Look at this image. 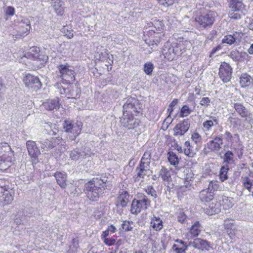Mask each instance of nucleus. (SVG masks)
<instances>
[{
  "label": "nucleus",
  "mask_w": 253,
  "mask_h": 253,
  "mask_svg": "<svg viewBox=\"0 0 253 253\" xmlns=\"http://www.w3.org/2000/svg\"><path fill=\"white\" fill-rule=\"evenodd\" d=\"M14 152L6 142L0 143V169L5 170L10 167L14 161Z\"/></svg>",
  "instance_id": "f257e3e1"
},
{
  "label": "nucleus",
  "mask_w": 253,
  "mask_h": 253,
  "mask_svg": "<svg viewBox=\"0 0 253 253\" xmlns=\"http://www.w3.org/2000/svg\"><path fill=\"white\" fill-rule=\"evenodd\" d=\"M106 186H100L96 180L91 179L84 185V192L87 197L92 201H97L103 197Z\"/></svg>",
  "instance_id": "f03ea898"
},
{
  "label": "nucleus",
  "mask_w": 253,
  "mask_h": 253,
  "mask_svg": "<svg viewBox=\"0 0 253 253\" xmlns=\"http://www.w3.org/2000/svg\"><path fill=\"white\" fill-rule=\"evenodd\" d=\"M216 14L211 10L200 12L195 17V21L201 28L206 29L211 27L215 21Z\"/></svg>",
  "instance_id": "7ed1b4c3"
},
{
  "label": "nucleus",
  "mask_w": 253,
  "mask_h": 253,
  "mask_svg": "<svg viewBox=\"0 0 253 253\" xmlns=\"http://www.w3.org/2000/svg\"><path fill=\"white\" fill-rule=\"evenodd\" d=\"M59 72V76L67 84L73 83L75 80V71L71 69L68 64H61L57 67Z\"/></svg>",
  "instance_id": "20e7f679"
},
{
  "label": "nucleus",
  "mask_w": 253,
  "mask_h": 253,
  "mask_svg": "<svg viewBox=\"0 0 253 253\" xmlns=\"http://www.w3.org/2000/svg\"><path fill=\"white\" fill-rule=\"evenodd\" d=\"M150 201L146 196L139 197L138 200L134 199L131 203L130 211L133 214H137L142 210H145L150 205Z\"/></svg>",
  "instance_id": "39448f33"
},
{
  "label": "nucleus",
  "mask_w": 253,
  "mask_h": 253,
  "mask_svg": "<svg viewBox=\"0 0 253 253\" xmlns=\"http://www.w3.org/2000/svg\"><path fill=\"white\" fill-rule=\"evenodd\" d=\"M139 120L132 115V114L123 113L121 118V125L127 129H132L136 128L139 124Z\"/></svg>",
  "instance_id": "423d86ee"
},
{
  "label": "nucleus",
  "mask_w": 253,
  "mask_h": 253,
  "mask_svg": "<svg viewBox=\"0 0 253 253\" xmlns=\"http://www.w3.org/2000/svg\"><path fill=\"white\" fill-rule=\"evenodd\" d=\"M25 56L28 59L40 62L41 65L44 64L48 59V56L41 52L37 47L31 48L30 51L26 53Z\"/></svg>",
  "instance_id": "0eeeda50"
},
{
  "label": "nucleus",
  "mask_w": 253,
  "mask_h": 253,
  "mask_svg": "<svg viewBox=\"0 0 253 253\" xmlns=\"http://www.w3.org/2000/svg\"><path fill=\"white\" fill-rule=\"evenodd\" d=\"M123 111L125 114L139 113L141 111L140 104L135 98H129L123 105Z\"/></svg>",
  "instance_id": "6e6552de"
},
{
  "label": "nucleus",
  "mask_w": 253,
  "mask_h": 253,
  "mask_svg": "<svg viewBox=\"0 0 253 253\" xmlns=\"http://www.w3.org/2000/svg\"><path fill=\"white\" fill-rule=\"evenodd\" d=\"M14 193L7 186L0 185V202L3 205L10 204L13 200Z\"/></svg>",
  "instance_id": "1a4fd4ad"
},
{
  "label": "nucleus",
  "mask_w": 253,
  "mask_h": 253,
  "mask_svg": "<svg viewBox=\"0 0 253 253\" xmlns=\"http://www.w3.org/2000/svg\"><path fill=\"white\" fill-rule=\"evenodd\" d=\"M23 82L26 86L34 90L40 89L42 86L39 78L30 74H27L24 77Z\"/></svg>",
  "instance_id": "9d476101"
},
{
  "label": "nucleus",
  "mask_w": 253,
  "mask_h": 253,
  "mask_svg": "<svg viewBox=\"0 0 253 253\" xmlns=\"http://www.w3.org/2000/svg\"><path fill=\"white\" fill-rule=\"evenodd\" d=\"M82 126V123L81 122L72 123L66 121L64 123L63 128L66 132L73 133L76 137L81 133Z\"/></svg>",
  "instance_id": "9b49d317"
},
{
  "label": "nucleus",
  "mask_w": 253,
  "mask_h": 253,
  "mask_svg": "<svg viewBox=\"0 0 253 253\" xmlns=\"http://www.w3.org/2000/svg\"><path fill=\"white\" fill-rule=\"evenodd\" d=\"M137 171L136 177H135V181H139L140 178H144L145 176H149L152 174V172L150 169V165L147 163L140 162L138 166L136 169Z\"/></svg>",
  "instance_id": "f8f14e48"
},
{
  "label": "nucleus",
  "mask_w": 253,
  "mask_h": 253,
  "mask_svg": "<svg viewBox=\"0 0 253 253\" xmlns=\"http://www.w3.org/2000/svg\"><path fill=\"white\" fill-rule=\"evenodd\" d=\"M232 69L228 63L223 62L219 69V76L224 83L229 82L232 76Z\"/></svg>",
  "instance_id": "ddd939ff"
},
{
  "label": "nucleus",
  "mask_w": 253,
  "mask_h": 253,
  "mask_svg": "<svg viewBox=\"0 0 253 253\" xmlns=\"http://www.w3.org/2000/svg\"><path fill=\"white\" fill-rule=\"evenodd\" d=\"M190 125V121L188 119H184L177 124L173 128L174 135L182 136L184 135L188 130Z\"/></svg>",
  "instance_id": "4468645a"
},
{
  "label": "nucleus",
  "mask_w": 253,
  "mask_h": 253,
  "mask_svg": "<svg viewBox=\"0 0 253 253\" xmlns=\"http://www.w3.org/2000/svg\"><path fill=\"white\" fill-rule=\"evenodd\" d=\"M178 175L184 179L185 184L189 183L194 178V174L191 168L188 167H182L178 169Z\"/></svg>",
  "instance_id": "2eb2a0df"
},
{
  "label": "nucleus",
  "mask_w": 253,
  "mask_h": 253,
  "mask_svg": "<svg viewBox=\"0 0 253 253\" xmlns=\"http://www.w3.org/2000/svg\"><path fill=\"white\" fill-rule=\"evenodd\" d=\"M89 156V151L85 149H80L77 148L72 151L70 153V158L74 161L82 160Z\"/></svg>",
  "instance_id": "dca6fc26"
},
{
  "label": "nucleus",
  "mask_w": 253,
  "mask_h": 253,
  "mask_svg": "<svg viewBox=\"0 0 253 253\" xmlns=\"http://www.w3.org/2000/svg\"><path fill=\"white\" fill-rule=\"evenodd\" d=\"M223 145L222 135L215 136L213 139L209 141L207 143V148L211 151L218 152Z\"/></svg>",
  "instance_id": "f3484780"
},
{
  "label": "nucleus",
  "mask_w": 253,
  "mask_h": 253,
  "mask_svg": "<svg viewBox=\"0 0 253 253\" xmlns=\"http://www.w3.org/2000/svg\"><path fill=\"white\" fill-rule=\"evenodd\" d=\"M26 147L30 156L34 160H37L41 152L36 142L32 140H28L26 142Z\"/></svg>",
  "instance_id": "a211bd4d"
},
{
  "label": "nucleus",
  "mask_w": 253,
  "mask_h": 253,
  "mask_svg": "<svg viewBox=\"0 0 253 253\" xmlns=\"http://www.w3.org/2000/svg\"><path fill=\"white\" fill-rule=\"evenodd\" d=\"M163 53L165 58L168 60L172 61L175 58L176 54L178 53V47H176L175 48L168 44L167 45H165Z\"/></svg>",
  "instance_id": "6ab92c4d"
},
{
  "label": "nucleus",
  "mask_w": 253,
  "mask_h": 253,
  "mask_svg": "<svg viewBox=\"0 0 253 253\" xmlns=\"http://www.w3.org/2000/svg\"><path fill=\"white\" fill-rule=\"evenodd\" d=\"M188 246L202 251L208 250L210 247L208 242L201 238H196L193 241L189 242Z\"/></svg>",
  "instance_id": "aec40b11"
},
{
  "label": "nucleus",
  "mask_w": 253,
  "mask_h": 253,
  "mask_svg": "<svg viewBox=\"0 0 253 253\" xmlns=\"http://www.w3.org/2000/svg\"><path fill=\"white\" fill-rule=\"evenodd\" d=\"M223 225L224 233L226 234L231 239H233L237 232L233 222L230 220H225Z\"/></svg>",
  "instance_id": "412c9836"
},
{
  "label": "nucleus",
  "mask_w": 253,
  "mask_h": 253,
  "mask_svg": "<svg viewBox=\"0 0 253 253\" xmlns=\"http://www.w3.org/2000/svg\"><path fill=\"white\" fill-rule=\"evenodd\" d=\"M129 195L127 191H122L120 192V194L117 198L116 205L118 207H121L124 208L126 207L129 201Z\"/></svg>",
  "instance_id": "4be33fe9"
},
{
  "label": "nucleus",
  "mask_w": 253,
  "mask_h": 253,
  "mask_svg": "<svg viewBox=\"0 0 253 253\" xmlns=\"http://www.w3.org/2000/svg\"><path fill=\"white\" fill-rule=\"evenodd\" d=\"M57 184L61 188L65 189L67 186V175L65 172L57 171L54 174Z\"/></svg>",
  "instance_id": "5701e85b"
},
{
  "label": "nucleus",
  "mask_w": 253,
  "mask_h": 253,
  "mask_svg": "<svg viewBox=\"0 0 253 253\" xmlns=\"http://www.w3.org/2000/svg\"><path fill=\"white\" fill-rule=\"evenodd\" d=\"M221 210L220 204L217 201H212L205 209V213L208 215H211L218 213Z\"/></svg>",
  "instance_id": "b1692460"
},
{
  "label": "nucleus",
  "mask_w": 253,
  "mask_h": 253,
  "mask_svg": "<svg viewBox=\"0 0 253 253\" xmlns=\"http://www.w3.org/2000/svg\"><path fill=\"white\" fill-rule=\"evenodd\" d=\"M241 34L236 32L233 35H228L225 36L222 40V42L231 45L239 42L241 41Z\"/></svg>",
  "instance_id": "393cba45"
},
{
  "label": "nucleus",
  "mask_w": 253,
  "mask_h": 253,
  "mask_svg": "<svg viewBox=\"0 0 253 253\" xmlns=\"http://www.w3.org/2000/svg\"><path fill=\"white\" fill-rule=\"evenodd\" d=\"M59 99L58 98L48 100L46 102L43 103L44 107L48 110H57L60 107V104L59 102Z\"/></svg>",
  "instance_id": "a878e982"
},
{
  "label": "nucleus",
  "mask_w": 253,
  "mask_h": 253,
  "mask_svg": "<svg viewBox=\"0 0 253 253\" xmlns=\"http://www.w3.org/2000/svg\"><path fill=\"white\" fill-rule=\"evenodd\" d=\"M240 83L243 87H251L253 85V79L248 74H242L240 78Z\"/></svg>",
  "instance_id": "bb28decb"
},
{
  "label": "nucleus",
  "mask_w": 253,
  "mask_h": 253,
  "mask_svg": "<svg viewBox=\"0 0 253 253\" xmlns=\"http://www.w3.org/2000/svg\"><path fill=\"white\" fill-rule=\"evenodd\" d=\"M199 198L203 202H209L214 198V193H212L207 188L202 190L199 193Z\"/></svg>",
  "instance_id": "cd10ccee"
},
{
  "label": "nucleus",
  "mask_w": 253,
  "mask_h": 253,
  "mask_svg": "<svg viewBox=\"0 0 253 253\" xmlns=\"http://www.w3.org/2000/svg\"><path fill=\"white\" fill-rule=\"evenodd\" d=\"M233 107L236 112L242 118H247L249 112L245 106L241 103H236L233 104Z\"/></svg>",
  "instance_id": "c85d7f7f"
},
{
  "label": "nucleus",
  "mask_w": 253,
  "mask_h": 253,
  "mask_svg": "<svg viewBox=\"0 0 253 253\" xmlns=\"http://www.w3.org/2000/svg\"><path fill=\"white\" fill-rule=\"evenodd\" d=\"M30 25L29 21L23 23V20L19 24V30L17 31L18 37L24 36V35L30 31Z\"/></svg>",
  "instance_id": "c756f323"
},
{
  "label": "nucleus",
  "mask_w": 253,
  "mask_h": 253,
  "mask_svg": "<svg viewBox=\"0 0 253 253\" xmlns=\"http://www.w3.org/2000/svg\"><path fill=\"white\" fill-rule=\"evenodd\" d=\"M109 176L111 177L109 174H102L100 176L96 177H94L92 179V180L96 179L100 186H106L107 189L109 188L110 186L107 184L108 183Z\"/></svg>",
  "instance_id": "7c9ffc66"
},
{
  "label": "nucleus",
  "mask_w": 253,
  "mask_h": 253,
  "mask_svg": "<svg viewBox=\"0 0 253 253\" xmlns=\"http://www.w3.org/2000/svg\"><path fill=\"white\" fill-rule=\"evenodd\" d=\"M150 226L155 231H159L163 227V221L160 217L153 216L150 222Z\"/></svg>",
  "instance_id": "2f4dec72"
},
{
  "label": "nucleus",
  "mask_w": 253,
  "mask_h": 253,
  "mask_svg": "<svg viewBox=\"0 0 253 253\" xmlns=\"http://www.w3.org/2000/svg\"><path fill=\"white\" fill-rule=\"evenodd\" d=\"M246 52H240L238 50H233L230 53V57L235 61H242L247 56Z\"/></svg>",
  "instance_id": "473e14b6"
},
{
  "label": "nucleus",
  "mask_w": 253,
  "mask_h": 253,
  "mask_svg": "<svg viewBox=\"0 0 253 253\" xmlns=\"http://www.w3.org/2000/svg\"><path fill=\"white\" fill-rule=\"evenodd\" d=\"M202 227L199 221H196L191 226L190 233L192 237L198 236L202 231Z\"/></svg>",
  "instance_id": "72a5a7b5"
},
{
  "label": "nucleus",
  "mask_w": 253,
  "mask_h": 253,
  "mask_svg": "<svg viewBox=\"0 0 253 253\" xmlns=\"http://www.w3.org/2000/svg\"><path fill=\"white\" fill-rule=\"evenodd\" d=\"M54 1L53 7L57 15L62 16L64 12L63 2L61 0H52Z\"/></svg>",
  "instance_id": "f704fd0d"
},
{
  "label": "nucleus",
  "mask_w": 253,
  "mask_h": 253,
  "mask_svg": "<svg viewBox=\"0 0 253 253\" xmlns=\"http://www.w3.org/2000/svg\"><path fill=\"white\" fill-rule=\"evenodd\" d=\"M39 142L41 144L42 149L43 151H48L54 148L51 138L50 139H42L39 141Z\"/></svg>",
  "instance_id": "c9c22d12"
},
{
  "label": "nucleus",
  "mask_w": 253,
  "mask_h": 253,
  "mask_svg": "<svg viewBox=\"0 0 253 253\" xmlns=\"http://www.w3.org/2000/svg\"><path fill=\"white\" fill-rule=\"evenodd\" d=\"M229 7L235 11L241 10L244 6L242 0H230Z\"/></svg>",
  "instance_id": "e433bc0d"
},
{
  "label": "nucleus",
  "mask_w": 253,
  "mask_h": 253,
  "mask_svg": "<svg viewBox=\"0 0 253 253\" xmlns=\"http://www.w3.org/2000/svg\"><path fill=\"white\" fill-rule=\"evenodd\" d=\"M184 153L189 157H193L195 152L189 141H185L184 144Z\"/></svg>",
  "instance_id": "4c0bfd02"
},
{
  "label": "nucleus",
  "mask_w": 253,
  "mask_h": 253,
  "mask_svg": "<svg viewBox=\"0 0 253 253\" xmlns=\"http://www.w3.org/2000/svg\"><path fill=\"white\" fill-rule=\"evenodd\" d=\"M234 156V155L232 151H227L226 152L223 157L224 163H225V165L228 166L229 164L233 163Z\"/></svg>",
  "instance_id": "58836bf2"
},
{
  "label": "nucleus",
  "mask_w": 253,
  "mask_h": 253,
  "mask_svg": "<svg viewBox=\"0 0 253 253\" xmlns=\"http://www.w3.org/2000/svg\"><path fill=\"white\" fill-rule=\"evenodd\" d=\"M229 168L227 165H225L221 167L220 169L219 177L222 181H224L227 179V173Z\"/></svg>",
  "instance_id": "ea45409f"
},
{
  "label": "nucleus",
  "mask_w": 253,
  "mask_h": 253,
  "mask_svg": "<svg viewBox=\"0 0 253 253\" xmlns=\"http://www.w3.org/2000/svg\"><path fill=\"white\" fill-rule=\"evenodd\" d=\"M210 118L211 120L206 121L203 124L204 127L208 130H210L213 126L214 122L216 125L218 124V121L215 117H211Z\"/></svg>",
  "instance_id": "a19ab883"
},
{
  "label": "nucleus",
  "mask_w": 253,
  "mask_h": 253,
  "mask_svg": "<svg viewBox=\"0 0 253 253\" xmlns=\"http://www.w3.org/2000/svg\"><path fill=\"white\" fill-rule=\"evenodd\" d=\"M220 188V187L217 181L211 180L210 182L208 187L207 189L212 193H214L215 191L219 190Z\"/></svg>",
  "instance_id": "79ce46f5"
},
{
  "label": "nucleus",
  "mask_w": 253,
  "mask_h": 253,
  "mask_svg": "<svg viewBox=\"0 0 253 253\" xmlns=\"http://www.w3.org/2000/svg\"><path fill=\"white\" fill-rule=\"evenodd\" d=\"M168 160L171 165L176 166L179 163V159L176 155L173 152L168 153Z\"/></svg>",
  "instance_id": "37998d69"
},
{
  "label": "nucleus",
  "mask_w": 253,
  "mask_h": 253,
  "mask_svg": "<svg viewBox=\"0 0 253 253\" xmlns=\"http://www.w3.org/2000/svg\"><path fill=\"white\" fill-rule=\"evenodd\" d=\"M160 175L161 176L163 180L165 181H169V178L170 177L169 171L164 167H162V169L160 171Z\"/></svg>",
  "instance_id": "c03bdc74"
},
{
  "label": "nucleus",
  "mask_w": 253,
  "mask_h": 253,
  "mask_svg": "<svg viewBox=\"0 0 253 253\" xmlns=\"http://www.w3.org/2000/svg\"><path fill=\"white\" fill-rule=\"evenodd\" d=\"M154 68V65L151 62H148L144 65L143 70L145 74L147 75H152Z\"/></svg>",
  "instance_id": "a18cd8bd"
},
{
  "label": "nucleus",
  "mask_w": 253,
  "mask_h": 253,
  "mask_svg": "<svg viewBox=\"0 0 253 253\" xmlns=\"http://www.w3.org/2000/svg\"><path fill=\"white\" fill-rule=\"evenodd\" d=\"M193 188L192 185L189 183H186L184 186L180 187L178 192L182 195L187 194V192L191 191Z\"/></svg>",
  "instance_id": "49530a36"
},
{
  "label": "nucleus",
  "mask_w": 253,
  "mask_h": 253,
  "mask_svg": "<svg viewBox=\"0 0 253 253\" xmlns=\"http://www.w3.org/2000/svg\"><path fill=\"white\" fill-rule=\"evenodd\" d=\"M192 110L190 109L189 107L185 105L182 106L180 112V116L181 117H185L188 116L191 112Z\"/></svg>",
  "instance_id": "de8ad7c7"
},
{
  "label": "nucleus",
  "mask_w": 253,
  "mask_h": 253,
  "mask_svg": "<svg viewBox=\"0 0 253 253\" xmlns=\"http://www.w3.org/2000/svg\"><path fill=\"white\" fill-rule=\"evenodd\" d=\"M151 157V152L149 151H146L141 159L140 162H142V163H147L148 165H150V159Z\"/></svg>",
  "instance_id": "09e8293b"
},
{
  "label": "nucleus",
  "mask_w": 253,
  "mask_h": 253,
  "mask_svg": "<svg viewBox=\"0 0 253 253\" xmlns=\"http://www.w3.org/2000/svg\"><path fill=\"white\" fill-rule=\"evenodd\" d=\"M243 184L244 186L249 191H251V188L252 187V182L251 180L247 176H246L243 179Z\"/></svg>",
  "instance_id": "8fccbe9b"
},
{
  "label": "nucleus",
  "mask_w": 253,
  "mask_h": 253,
  "mask_svg": "<svg viewBox=\"0 0 253 253\" xmlns=\"http://www.w3.org/2000/svg\"><path fill=\"white\" fill-rule=\"evenodd\" d=\"M79 247L78 240L76 238H74L72 240V244L70 247V251L73 253H75L78 251Z\"/></svg>",
  "instance_id": "3c124183"
},
{
  "label": "nucleus",
  "mask_w": 253,
  "mask_h": 253,
  "mask_svg": "<svg viewBox=\"0 0 253 253\" xmlns=\"http://www.w3.org/2000/svg\"><path fill=\"white\" fill-rule=\"evenodd\" d=\"M189 247H190V246H188V244L182 247H178L177 245L174 244L172 249L176 253H185Z\"/></svg>",
  "instance_id": "603ef678"
},
{
  "label": "nucleus",
  "mask_w": 253,
  "mask_h": 253,
  "mask_svg": "<svg viewBox=\"0 0 253 253\" xmlns=\"http://www.w3.org/2000/svg\"><path fill=\"white\" fill-rule=\"evenodd\" d=\"M145 191L147 194L151 196L154 198H156L157 197V193L156 191L152 186H148L145 189Z\"/></svg>",
  "instance_id": "864d4df0"
},
{
  "label": "nucleus",
  "mask_w": 253,
  "mask_h": 253,
  "mask_svg": "<svg viewBox=\"0 0 253 253\" xmlns=\"http://www.w3.org/2000/svg\"><path fill=\"white\" fill-rule=\"evenodd\" d=\"M133 222L131 221H124L122 224V227L125 231H131L132 229L131 224Z\"/></svg>",
  "instance_id": "5fc2aeb1"
},
{
  "label": "nucleus",
  "mask_w": 253,
  "mask_h": 253,
  "mask_svg": "<svg viewBox=\"0 0 253 253\" xmlns=\"http://www.w3.org/2000/svg\"><path fill=\"white\" fill-rule=\"evenodd\" d=\"M229 17L231 19L238 20L241 18V14L239 13V11H235L232 9V12L229 13Z\"/></svg>",
  "instance_id": "6e6d98bb"
},
{
  "label": "nucleus",
  "mask_w": 253,
  "mask_h": 253,
  "mask_svg": "<svg viewBox=\"0 0 253 253\" xmlns=\"http://www.w3.org/2000/svg\"><path fill=\"white\" fill-rule=\"evenodd\" d=\"M191 139L196 144L200 143L202 140L201 136L197 132H195L192 134Z\"/></svg>",
  "instance_id": "4d7b16f0"
},
{
  "label": "nucleus",
  "mask_w": 253,
  "mask_h": 253,
  "mask_svg": "<svg viewBox=\"0 0 253 253\" xmlns=\"http://www.w3.org/2000/svg\"><path fill=\"white\" fill-rule=\"evenodd\" d=\"M4 13L6 16H12L15 14V9L12 6H8L5 9Z\"/></svg>",
  "instance_id": "13d9d810"
},
{
  "label": "nucleus",
  "mask_w": 253,
  "mask_h": 253,
  "mask_svg": "<svg viewBox=\"0 0 253 253\" xmlns=\"http://www.w3.org/2000/svg\"><path fill=\"white\" fill-rule=\"evenodd\" d=\"M211 99L208 97H203L200 101V104L204 107H207L210 105Z\"/></svg>",
  "instance_id": "bf43d9fd"
},
{
  "label": "nucleus",
  "mask_w": 253,
  "mask_h": 253,
  "mask_svg": "<svg viewBox=\"0 0 253 253\" xmlns=\"http://www.w3.org/2000/svg\"><path fill=\"white\" fill-rule=\"evenodd\" d=\"M223 206H226L225 209H229L232 207V203L231 201V199L228 197H225L223 200Z\"/></svg>",
  "instance_id": "052dcab7"
},
{
  "label": "nucleus",
  "mask_w": 253,
  "mask_h": 253,
  "mask_svg": "<svg viewBox=\"0 0 253 253\" xmlns=\"http://www.w3.org/2000/svg\"><path fill=\"white\" fill-rule=\"evenodd\" d=\"M158 2L164 6H168L173 4L174 0H157Z\"/></svg>",
  "instance_id": "680f3d73"
},
{
  "label": "nucleus",
  "mask_w": 253,
  "mask_h": 253,
  "mask_svg": "<svg viewBox=\"0 0 253 253\" xmlns=\"http://www.w3.org/2000/svg\"><path fill=\"white\" fill-rule=\"evenodd\" d=\"M186 218V215L183 212H180L177 216V221L181 223H183Z\"/></svg>",
  "instance_id": "e2e57ef3"
},
{
  "label": "nucleus",
  "mask_w": 253,
  "mask_h": 253,
  "mask_svg": "<svg viewBox=\"0 0 253 253\" xmlns=\"http://www.w3.org/2000/svg\"><path fill=\"white\" fill-rule=\"evenodd\" d=\"M104 242L105 244L109 246H111L115 244L116 240L114 238H105L104 239Z\"/></svg>",
  "instance_id": "0e129e2a"
},
{
  "label": "nucleus",
  "mask_w": 253,
  "mask_h": 253,
  "mask_svg": "<svg viewBox=\"0 0 253 253\" xmlns=\"http://www.w3.org/2000/svg\"><path fill=\"white\" fill-rule=\"evenodd\" d=\"M53 143V147H55L57 145L60 144L62 140V138L58 137L56 138H51Z\"/></svg>",
  "instance_id": "69168bd1"
},
{
  "label": "nucleus",
  "mask_w": 253,
  "mask_h": 253,
  "mask_svg": "<svg viewBox=\"0 0 253 253\" xmlns=\"http://www.w3.org/2000/svg\"><path fill=\"white\" fill-rule=\"evenodd\" d=\"M224 136L225 139L227 142L231 141L232 138L233 137L231 133L228 131H226L225 132Z\"/></svg>",
  "instance_id": "338daca9"
},
{
  "label": "nucleus",
  "mask_w": 253,
  "mask_h": 253,
  "mask_svg": "<svg viewBox=\"0 0 253 253\" xmlns=\"http://www.w3.org/2000/svg\"><path fill=\"white\" fill-rule=\"evenodd\" d=\"M134 253H147V251L145 249H140L138 250H135Z\"/></svg>",
  "instance_id": "774afa93"
}]
</instances>
